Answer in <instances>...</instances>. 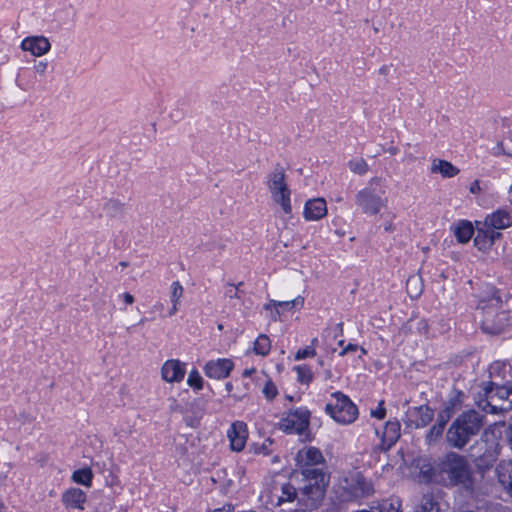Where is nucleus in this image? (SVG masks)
<instances>
[{"label": "nucleus", "mask_w": 512, "mask_h": 512, "mask_svg": "<svg viewBox=\"0 0 512 512\" xmlns=\"http://www.w3.org/2000/svg\"><path fill=\"white\" fill-rule=\"evenodd\" d=\"M483 224L494 231L506 229L512 225V211L509 209H498L488 214Z\"/></svg>", "instance_id": "nucleus-15"}, {"label": "nucleus", "mask_w": 512, "mask_h": 512, "mask_svg": "<svg viewBox=\"0 0 512 512\" xmlns=\"http://www.w3.org/2000/svg\"><path fill=\"white\" fill-rule=\"evenodd\" d=\"M318 342L317 338H314L311 342L310 346L305 347L304 349H299L295 354V360H302L308 357H313L316 354L314 344Z\"/></svg>", "instance_id": "nucleus-36"}, {"label": "nucleus", "mask_w": 512, "mask_h": 512, "mask_svg": "<svg viewBox=\"0 0 512 512\" xmlns=\"http://www.w3.org/2000/svg\"><path fill=\"white\" fill-rule=\"evenodd\" d=\"M161 374L167 382H180L184 378L185 368L179 360H168L163 364Z\"/></svg>", "instance_id": "nucleus-18"}, {"label": "nucleus", "mask_w": 512, "mask_h": 512, "mask_svg": "<svg viewBox=\"0 0 512 512\" xmlns=\"http://www.w3.org/2000/svg\"><path fill=\"white\" fill-rule=\"evenodd\" d=\"M93 473L90 468H83L73 472L72 480L75 483L90 487L92 484Z\"/></svg>", "instance_id": "nucleus-28"}, {"label": "nucleus", "mask_w": 512, "mask_h": 512, "mask_svg": "<svg viewBox=\"0 0 512 512\" xmlns=\"http://www.w3.org/2000/svg\"><path fill=\"white\" fill-rule=\"evenodd\" d=\"M123 300L127 305H131L134 303V297L130 293L126 292L123 294Z\"/></svg>", "instance_id": "nucleus-45"}, {"label": "nucleus", "mask_w": 512, "mask_h": 512, "mask_svg": "<svg viewBox=\"0 0 512 512\" xmlns=\"http://www.w3.org/2000/svg\"><path fill=\"white\" fill-rule=\"evenodd\" d=\"M171 304H172V307L169 310V316L175 315L180 308V304H177V303H171Z\"/></svg>", "instance_id": "nucleus-46"}, {"label": "nucleus", "mask_w": 512, "mask_h": 512, "mask_svg": "<svg viewBox=\"0 0 512 512\" xmlns=\"http://www.w3.org/2000/svg\"><path fill=\"white\" fill-rule=\"evenodd\" d=\"M348 166L353 173L358 175H363L368 171V165L362 158L349 161Z\"/></svg>", "instance_id": "nucleus-35"}, {"label": "nucleus", "mask_w": 512, "mask_h": 512, "mask_svg": "<svg viewBox=\"0 0 512 512\" xmlns=\"http://www.w3.org/2000/svg\"><path fill=\"white\" fill-rule=\"evenodd\" d=\"M49 64L45 60L35 61L33 69L39 76H44L48 70Z\"/></svg>", "instance_id": "nucleus-41"}, {"label": "nucleus", "mask_w": 512, "mask_h": 512, "mask_svg": "<svg viewBox=\"0 0 512 512\" xmlns=\"http://www.w3.org/2000/svg\"><path fill=\"white\" fill-rule=\"evenodd\" d=\"M415 512H439V505L432 495H423L421 502Z\"/></svg>", "instance_id": "nucleus-30"}, {"label": "nucleus", "mask_w": 512, "mask_h": 512, "mask_svg": "<svg viewBox=\"0 0 512 512\" xmlns=\"http://www.w3.org/2000/svg\"><path fill=\"white\" fill-rule=\"evenodd\" d=\"M435 474L445 487H457L468 493L475 488V476L469 461L456 452H449L439 460Z\"/></svg>", "instance_id": "nucleus-2"}, {"label": "nucleus", "mask_w": 512, "mask_h": 512, "mask_svg": "<svg viewBox=\"0 0 512 512\" xmlns=\"http://www.w3.org/2000/svg\"><path fill=\"white\" fill-rule=\"evenodd\" d=\"M325 412L334 421L343 425L353 423L358 416L357 406L340 391L331 394V399L325 406Z\"/></svg>", "instance_id": "nucleus-7"}, {"label": "nucleus", "mask_w": 512, "mask_h": 512, "mask_svg": "<svg viewBox=\"0 0 512 512\" xmlns=\"http://www.w3.org/2000/svg\"><path fill=\"white\" fill-rule=\"evenodd\" d=\"M296 460L303 472L305 469H318L315 466L323 463L324 457L318 448L306 447L298 451Z\"/></svg>", "instance_id": "nucleus-12"}, {"label": "nucleus", "mask_w": 512, "mask_h": 512, "mask_svg": "<svg viewBox=\"0 0 512 512\" xmlns=\"http://www.w3.org/2000/svg\"><path fill=\"white\" fill-rule=\"evenodd\" d=\"M266 184L273 201L281 207L285 214H291V190L286 182L284 168L277 165L268 174Z\"/></svg>", "instance_id": "nucleus-6"}, {"label": "nucleus", "mask_w": 512, "mask_h": 512, "mask_svg": "<svg viewBox=\"0 0 512 512\" xmlns=\"http://www.w3.org/2000/svg\"><path fill=\"white\" fill-rule=\"evenodd\" d=\"M225 388H226L227 392L230 393L232 391V384L230 382L226 383Z\"/></svg>", "instance_id": "nucleus-51"}, {"label": "nucleus", "mask_w": 512, "mask_h": 512, "mask_svg": "<svg viewBox=\"0 0 512 512\" xmlns=\"http://www.w3.org/2000/svg\"><path fill=\"white\" fill-rule=\"evenodd\" d=\"M401 504L398 499L383 500L374 510L375 512H401Z\"/></svg>", "instance_id": "nucleus-31"}, {"label": "nucleus", "mask_w": 512, "mask_h": 512, "mask_svg": "<svg viewBox=\"0 0 512 512\" xmlns=\"http://www.w3.org/2000/svg\"><path fill=\"white\" fill-rule=\"evenodd\" d=\"M440 277H441V278H445V274H444V272H442V273L440 274Z\"/></svg>", "instance_id": "nucleus-54"}, {"label": "nucleus", "mask_w": 512, "mask_h": 512, "mask_svg": "<svg viewBox=\"0 0 512 512\" xmlns=\"http://www.w3.org/2000/svg\"><path fill=\"white\" fill-rule=\"evenodd\" d=\"M242 284H243L242 282L238 283V285L228 284L225 289V296L230 299H234V298L239 299L240 298L239 287Z\"/></svg>", "instance_id": "nucleus-39"}, {"label": "nucleus", "mask_w": 512, "mask_h": 512, "mask_svg": "<svg viewBox=\"0 0 512 512\" xmlns=\"http://www.w3.org/2000/svg\"><path fill=\"white\" fill-rule=\"evenodd\" d=\"M301 474L302 486L298 489L291 483H283L278 494L277 488H274L271 497L277 505L294 500L303 509H314L319 505L328 485L326 474L322 469H305Z\"/></svg>", "instance_id": "nucleus-1"}, {"label": "nucleus", "mask_w": 512, "mask_h": 512, "mask_svg": "<svg viewBox=\"0 0 512 512\" xmlns=\"http://www.w3.org/2000/svg\"><path fill=\"white\" fill-rule=\"evenodd\" d=\"M497 454L495 449H489L487 452L480 455L477 459V465L479 467L488 468L496 460Z\"/></svg>", "instance_id": "nucleus-33"}, {"label": "nucleus", "mask_w": 512, "mask_h": 512, "mask_svg": "<svg viewBox=\"0 0 512 512\" xmlns=\"http://www.w3.org/2000/svg\"><path fill=\"white\" fill-rule=\"evenodd\" d=\"M20 48L35 57H41L50 51L51 44L44 36H29L23 39Z\"/></svg>", "instance_id": "nucleus-13"}, {"label": "nucleus", "mask_w": 512, "mask_h": 512, "mask_svg": "<svg viewBox=\"0 0 512 512\" xmlns=\"http://www.w3.org/2000/svg\"><path fill=\"white\" fill-rule=\"evenodd\" d=\"M361 353L365 354L366 350L364 348H361Z\"/></svg>", "instance_id": "nucleus-56"}, {"label": "nucleus", "mask_w": 512, "mask_h": 512, "mask_svg": "<svg viewBox=\"0 0 512 512\" xmlns=\"http://www.w3.org/2000/svg\"><path fill=\"white\" fill-rule=\"evenodd\" d=\"M423 280L419 274L411 275L406 282L407 293L411 298H418L423 292Z\"/></svg>", "instance_id": "nucleus-27"}, {"label": "nucleus", "mask_w": 512, "mask_h": 512, "mask_svg": "<svg viewBox=\"0 0 512 512\" xmlns=\"http://www.w3.org/2000/svg\"><path fill=\"white\" fill-rule=\"evenodd\" d=\"M234 363L230 359L210 360L205 364V375L209 378L224 379L233 370Z\"/></svg>", "instance_id": "nucleus-14"}, {"label": "nucleus", "mask_w": 512, "mask_h": 512, "mask_svg": "<svg viewBox=\"0 0 512 512\" xmlns=\"http://www.w3.org/2000/svg\"><path fill=\"white\" fill-rule=\"evenodd\" d=\"M230 440V446L234 451H242L247 441V426L244 422H234L227 431Z\"/></svg>", "instance_id": "nucleus-16"}, {"label": "nucleus", "mask_w": 512, "mask_h": 512, "mask_svg": "<svg viewBox=\"0 0 512 512\" xmlns=\"http://www.w3.org/2000/svg\"><path fill=\"white\" fill-rule=\"evenodd\" d=\"M346 500H354L370 495L373 487L360 472H350L340 484Z\"/></svg>", "instance_id": "nucleus-9"}, {"label": "nucleus", "mask_w": 512, "mask_h": 512, "mask_svg": "<svg viewBox=\"0 0 512 512\" xmlns=\"http://www.w3.org/2000/svg\"><path fill=\"white\" fill-rule=\"evenodd\" d=\"M438 424H444L445 425V421H439Z\"/></svg>", "instance_id": "nucleus-57"}, {"label": "nucleus", "mask_w": 512, "mask_h": 512, "mask_svg": "<svg viewBox=\"0 0 512 512\" xmlns=\"http://www.w3.org/2000/svg\"><path fill=\"white\" fill-rule=\"evenodd\" d=\"M187 383L189 386H191L197 390H200L203 387V379L197 370H192L189 373Z\"/></svg>", "instance_id": "nucleus-37"}, {"label": "nucleus", "mask_w": 512, "mask_h": 512, "mask_svg": "<svg viewBox=\"0 0 512 512\" xmlns=\"http://www.w3.org/2000/svg\"><path fill=\"white\" fill-rule=\"evenodd\" d=\"M400 437V423L398 421L386 422L382 433V447L389 449Z\"/></svg>", "instance_id": "nucleus-23"}, {"label": "nucleus", "mask_w": 512, "mask_h": 512, "mask_svg": "<svg viewBox=\"0 0 512 512\" xmlns=\"http://www.w3.org/2000/svg\"><path fill=\"white\" fill-rule=\"evenodd\" d=\"M86 494L80 488H70L62 495V502L68 509H84Z\"/></svg>", "instance_id": "nucleus-22"}, {"label": "nucleus", "mask_w": 512, "mask_h": 512, "mask_svg": "<svg viewBox=\"0 0 512 512\" xmlns=\"http://www.w3.org/2000/svg\"><path fill=\"white\" fill-rule=\"evenodd\" d=\"M431 172L439 173L444 178H452L459 173V169L446 160L434 159L431 165Z\"/></svg>", "instance_id": "nucleus-25"}, {"label": "nucleus", "mask_w": 512, "mask_h": 512, "mask_svg": "<svg viewBox=\"0 0 512 512\" xmlns=\"http://www.w3.org/2000/svg\"><path fill=\"white\" fill-rule=\"evenodd\" d=\"M483 425V416L476 411H468L457 417L446 433L450 446L462 449L471 438L477 435Z\"/></svg>", "instance_id": "nucleus-4"}, {"label": "nucleus", "mask_w": 512, "mask_h": 512, "mask_svg": "<svg viewBox=\"0 0 512 512\" xmlns=\"http://www.w3.org/2000/svg\"><path fill=\"white\" fill-rule=\"evenodd\" d=\"M500 236V232H496L487 227L478 228L476 231V236L474 238V245L480 251H487L492 247L495 241L500 238Z\"/></svg>", "instance_id": "nucleus-19"}, {"label": "nucleus", "mask_w": 512, "mask_h": 512, "mask_svg": "<svg viewBox=\"0 0 512 512\" xmlns=\"http://www.w3.org/2000/svg\"><path fill=\"white\" fill-rule=\"evenodd\" d=\"M384 230L386 232H393L395 230V227L392 222H388L384 224Z\"/></svg>", "instance_id": "nucleus-47"}, {"label": "nucleus", "mask_w": 512, "mask_h": 512, "mask_svg": "<svg viewBox=\"0 0 512 512\" xmlns=\"http://www.w3.org/2000/svg\"><path fill=\"white\" fill-rule=\"evenodd\" d=\"M497 148H498L499 150H502V146H501V144H498V145H497ZM499 152H500V151H498V153H499ZM495 154H497V152H495Z\"/></svg>", "instance_id": "nucleus-53"}, {"label": "nucleus", "mask_w": 512, "mask_h": 512, "mask_svg": "<svg viewBox=\"0 0 512 512\" xmlns=\"http://www.w3.org/2000/svg\"><path fill=\"white\" fill-rule=\"evenodd\" d=\"M481 190L480 188V185H479V181H474L471 186H470V192L473 193V194H476V193H479Z\"/></svg>", "instance_id": "nucleus-44"}, {"label": "nucleus", "mask_w": 512, "mask_h": 512, "mask_svg": "<svg viewBox=\"0 0 512 512\" xmlns=\"http://www.w3.org/2000/svg\"><path fill=\"white\" fill-rule=\"evenodd\" d=\"M512 190V186L510 187V191Z\"/></svg>", "instance_id": "nucleus-59"}, {"label": "nucleus", "mask_w": 512, "mask_h": 512, "mask_svg": "<svg viewBox=\"0 0 512 512\" xmlns=\"http://www.w3.org/2000/svg\"><path fill=\"white\" fill-rule=\"evenodd\" d=\"M144 321H145L144 319H140V320H139V324H143V323H144Z\"/></svg>", "instance_id": "nucleus-55"}, {"label": "nucleus", "mask_w": 512, "mask_h": 512, "mask_svg": "<svg viewBox=\"0 0 512 512\" xmlns=\"http://www.w3.org/2000/svg\"><path fill=\"white\" fill-rule=\"evenodd\" d=\"M495 472L497 475V479L499 484L504 488V490L512 496V461L511 460H501L496 468Z\"/></svg>", "instance_id": "nucleus-21"}, {"label": "nucleus", "mask_w": 512, "mask_h": 512, "mask_svg": "<svg viewBox=\"0 0 512 512\" xmlns=\"http://www.w3.org/2000/svg\"><path fill=\"white\" fill-rule=\"evenodd\" d=\"M386 415V409L384 408V401H380L376 409L371 410V416L377 419H383Z\"/></svg>", "instance_id": "nucleus-42"}, {"label": "nucleus", "mask_w": 512, "mask_h": 512, "mask_svg": "<svg viewBox=\"0 0 512 512\" xmlns=\"http://www.w3.org/2000/svg\"><path fill=\"white\" fill-rule=\"evenodd\" d=\"M271 349V342L267 335L261 334L259 335L255 342L253 350L257 355L266 356Z\"/></svg>", "instance_id": "nucleus-29"}, {"label": "nucleus", "mask_w": 512, "mask_h": 512, "mask_svg": "<svg viewBox=\"0 0 512 512\" xmlns=\"http://www.w3.org/2000/svg\"><path fill=\"white\" fill-rule=\"evenodd\" d=\"M273 441L271 439H266L263 443V449H267L268 446L272 445Z\"/></svg>", "instance_id": "nucleus-48"}, {"label": "nucleus", "mask_w": 512, "mask_h": 512, "mask_svg": "<svg viewBox=\"0 0 512 512\" xmlns=\"http://www.w3.org/2000/svg\"><path fill=\"white\" fill-rule=\"evenodd\" d=\"M434 413L427 405L409 407L405 413V424L411 428L427 426L433 419Z\"/></svg>", "instance_id": "nucleus-11"}, {"label": "nucleus", "mask_w": 512, "mask_h": 512, "mask_svg": "<svg viewBox=\"0 0 512 512\" xmlns=\"http://www.w3.org/2000/svg\"><path fill=\"white\" fill-rule=\"evenodd\" d=\"M253 372H255V369H246V370H244V372H243V376L248 377V376H250Z\"/></svg>", "instance_id": "nucleus-49"}, {"label": "nucleus", "mask_w": 512, "mask_h": 512, "mask_svg": "<svg viewBox=\"0 0 512 512\" xmlns=\"http://www.w3.org/2000/svg\"><path fill=\"white\" fill-rule=\"evenodd\" d=\"M262 393L268 401H272L278 395V389L271 380H268L262 389Z\"/></svg>", "instance_id": "nucleus-38"}, {"label": "nucleus", "mask_w": 512, "mask_h": 512, "mask_svg": "<svg viewBox=\"0 0 512 512\" xmlns=\"http://www.w3.org/2000/svg\"><path fill=\"white\" fill-rule=\"evenodd\" d=\"M310 412L306 408L289 411L281 418L279 429L288 434H303L309 426Z\"/></svg>", "instance_id": "nucleus-10"}, {"label": "nucleus", "mask_w": 512, "mask_h": 512, "mask_svg": "<svg viewBox=\"0 0 512 512\" xmlns=\"http://www.w3.org/2000/svg\"><path fill=\"white\" fill-rule=\"evenodd\" d=\"M500 304V296L494 293L488 302L481 300L477 307V309L482 313L481 328L486 334H499L506 326V314L498 311L500 309Z\"/></svg>", "instance_id": "nucleus-5"}, {"label": "nucleus", "mask_w": 512, "mask_h": 512, "mask_svg": "<svg viewBox=\"0 0 512 512\" xmlns=\"http://www.w3.org/2000/svg\"><path fill=\"white\" fill-rule=\"evenodd\" d=\"M214 512H221V511H219V510H215Z\"/></svg>", "instance_id": "nucleus-58"}, {"label": "nucleus", "mask_w": 512, "mask_h": 512, "mask_svg": "<svg viewBox=\"0 0 512 512\" xmlns=\"http://www.w3.org/2000/svg\"><path fill=\"white\" fill-rule=\"evenodd\" d=\"M294 370L297 373V380L300 383L308 385L313 380V373L310 367L299 365L294 367Z\"/></svg>", "instance_id": "nucleus-32"}, {"label": "nucleus", "mask_w": 512, "mask_h": 512, "mask_svg": "<svg viewBox=\"0 0 512 512\" xmlns=\"http://www.w3.org/2000/svg\"><path fill=\"white\" fill-rule=\"evenodd\" d=\"M479 409L490 414H501L512 409V383L497 385L484 382L476 396Z\"/></svg>", "instance_id": "nucleus-3"}, {"label": "nucleus", "mask_w": 512, "mask_h": 512, "mask_svg": "<svg viewBox=\"0 0 512 512\" xmlns=\"http://www.w3.org/2000/svg\"><path fill=\"white\" fill-rule=\"evenodd\" d=\"M388 151H389V153H390L391 155H395V154L397 153V151H398V150H397V148H396V147H390V148L388 149Z\"/></svg>", "instance_id": "nucleus-50"}, {"label": "nucleus", "mask_w": 512, "mask_h": 512, "mask_svg": "<svg viewBox=\"0 0 512 512\" xmlns=\"http://www.w3.org/2000/svg\"><path fill=\"white\" fill-rule=\"evenodd\" d=\"M124 213V204L115 199L107 200L102 207L101 217L108 219L120 218Z\"/></svg>", "instance_id": "nucleus-26"}, {"label": "nucleus", "mask_w": 512, "mask_h": 512, "mask_svg": "<svg viewBox=\"0 0 512 512\" xmlns=\"http://www.w3.org/2000/svg\"><path fill=\"white\" fill-rule=\"evenodd\" d=\"M357 349H358V346L356 344L350 343L340 352V356H343L350 351H356Z\"/></svg>", "instance_id": "nucleus-43"}, {"label": "nucleus", "mask_w": 512, "mask_h": 512, "mask_svg": "<svg viewBox=\"0 0 512 512\" xmlns=\"http://www.w3.org/2000/svg\"><path fill=\"white\" fill-rule=\"evenodd\" d=\"M304 304V298L301 296L296 297L293 300L289 301H276V300H270L268 303L264 305V309L267 311H271V317L276 320L280 314L281 309L282 310H291L294 307H302Z\"/></svg>", "instance_id": "nucleus-20"}, {"label": "nucleus", "mask_w": 512, "mask_h": 512, "mask_svg": "<svg viewBox=\"0 0 512 512\" xmlns=\"http://www.w3.org/2000/svg\"><path fill=\"white\" fill-rule=\"evenodd\" d=\"M119 265H120L122 268H126V267L128 266V263H127V262H125V261H121V262L119 263Z\"/></svg>", "instance_id": "nucleus-52"}, {"label": "nucleus", "mask_w": 512, "mask_h": 512, "mask_svg": "<svg viewBox=\"0 0 512 512\" xmlns=\"http://www.w3.org/2000/svg\"><path fill=\"white\" fill-rule=\"evenodd\" d=\"M304 218L308 221H317L327 214V205L324 198L308 200L304 206Z\"/></svg>", "instance_id": "nucleus-17"}, {"label": "nucleus", "mask_w": 512, "mask_h": 512, "mask_svg": "<svg viewBox=\"0 0 512 512\" xmlns=\"http://www.w3.org/2000/svg\"><path fill=\"white\" fill-rule=\"evenodd\" d=\"M452 231L459 243L465 244L470 241L474 234V228L470 221L460 220L453 227Z\"/></svg>", "instance_id": "nucleus-24"}, {"label": "nucleus", "mask_w": 512, "mask_h": 512, "mask_svg": "<svg viewBox=\"0 0 512 512\" xmlns=\"http://www.w3.org/2000/svg\"><path fill=\"white\" fill-rule=\"evenodd\" d=\"M183 286L178 281L172 282L170 286V302L181 304V298L183 296Z\"/></svg>", "instance_id": "nucleus-34"}, {"label": "nucleus", "mask_w": 512, "mask_h": 512, "mask_svg": "<svg viewBox=\"0 0 512 512\" xmlns=\"http://www.w3.org/2000/svg\"><path fill=\"white\" fill-rule=\"evenodd\" d=\"M443 430H444V424H435L429 430V432L427 434V438L429 439V441L437 439L439 436H441V434L443 433Z\"/></svg>", "instance_id": "nucleus-40"}, {"label": "nucleus", "mask_w": 512, "mask_h": 512, "mask_svg": "<svg viewBox=\"0 0 512 512\" xmlns=\"http://www.w3.org/2000/svg\"><path fill=\"white\" fill-rule=\"evenodd\" d=\"M381 182L382 180L380 178H373L369 182V186L357 192L355 203L364 214L376 215L386 206L387 200L382 198L385 191L380 190L379 193H377L374 188V186L380 185Z\"/></svg>", "instance_id": "nucleus-8"}]
</instances>
